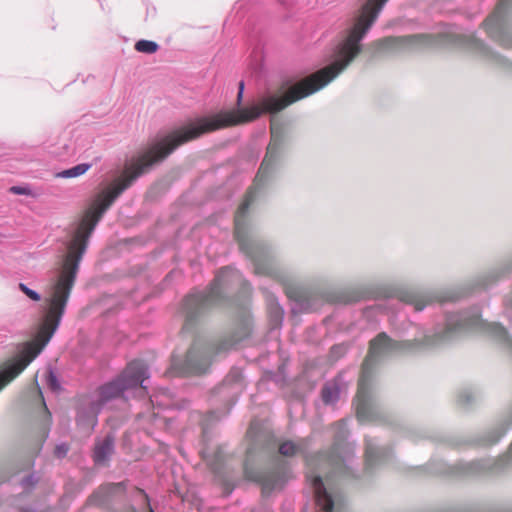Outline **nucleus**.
Segmentation results:
<instances>
[{
    "label": "nucleus",
    "mask_w": 512,
    "mask_h": 512,
    "mask_svg": "<svg viewBox=\"0 0 512 512\" xmlns=\"http://www.w3.org/2000/svg\"><path fill=\"white\" fill-rule=\"evenodd\" d=\"M240 278L238 272L231 268H223L215 277L210 288L206 292L188 295L183 302V313L185 316L181 332H192L204 313L221 300L222 289L232 279Z\"/></svg>",
    "instance_id": "0eeeda50"
},
{
    "label": "nucleus",
    "mask_w": 512,
    "mask_h": 512,
    "mask_svg": "<svg viewBox=\"0 0 512 512\" xmlns=\"http://www.w3.org/2000/svg\"><path fill=\"white\" fill-rule=\"evenodd\" d=\"M279 454L285 457H292L303 452V443H294L292 441H284L279 445Z\"/></svg>",
    "instance_id": "f3484780"
},
{
    "label": "nucleus",
    "mask_w": 512,
    "mask_h": 512,
    "mask_svg": "<svg viewBox=\"0 0 512 512\" xmlns=\"http://www.w3.org/2000/svg\"><path fill=\"white\" fill-rule=\"evenodd\" d=\"M51 338H34L22 345L18 355L7 361L0 371V390L18 376L42 351Z\"/></svg>",
    "instance_id": "1a4fd4ad"
},
{
    "label": "nucleus",
    "mask_w": 512,
    "mask_h": 512,
    "mask_svg": "<svg viewBox=\"0 0 512 512\" xmlns=\"http://www.w3.org/2000/svg\"><path fill=\"white\" fill-rule=\"evenodd\" d=\"M283 139V130H271V140L267 147V153L263 159L258 173L255 177L253 186L246 194L245 200L239 206L235 218V237L240 249L249 256L253 263L255 273L268 275L271 274V268L262 261L263 247L260 243L250 240L245 234L244 218L247 211L256 197V191L260 189L273 171L274 163L277 158L278 148Z\"/></svg>",
    "instance_id": "20e7f679"
},
{
    "label": "nucleus",
    "mask_w": 512,
    "mask_h": 512,
    "mask_svg": "<svg viewBox=\"0 0 512 512\" xmlns=\"http://www.w3.org/2000/svg\"><path fill=\"white\" fill-rule=\"evenodd\" d=\"M285 472L283 470H276L270 472L260 473L256 481L262 484L265 492L281 488L284 483Z\"/></svg>",
    "instance_id": "f8f14e48"
},
{
    "label": "nucleus",
    "mask_w": 512,
    "mask_h": 512,
    "mask_svg": "<svg viewBox=\"0 0 512 512\" xmlns=\"http://www.w3.org/2000/svg\"><path fill=\"white\" fill-rule=\"evenodd\" d=\"M413 343L393 342L385 333H380L370 342L368 355L362 365L356 395V412L359 420H372L376 416V407L371 395V380L373 366L382 358L402 348H411Z\"/></svg>",
    "instance_id": "423d86ee"
},
{
    "label": "nucleus",
    "mask_w": 512,
    "mask_h": 512,
    "mask_svg": "<svg viewBox=\"0 0 512 512\" xmlns=\"http://www.w3.org/2000/svg\"><path fill=\"white\" fill-rule=\"evenodd\" d=\"M511 10L512 0H500L494 12L483 23L489 37L505 48H512Z\"/></svg>",
    "instance_id": "6e6552de"
},
{
    "label": "nucleus",
    "mask_w": 512,
    "mask_h": 512,
    "mask_svg": "<svg viewBox=\"0 0 512 512\" xmlns=\"http://www.w3.org/2000/svg\"><path fill=\"white\" fill-rule=\"evenodd\" d=\"M287 295L290 298L295 299L297 302H299L302 306H304L305 296L302 292L295 291V290H288Z\"/></svg>",
    "instance_id": "393cba45"
},
{
    "label": "nucleus",
    "mask_w": 512,
    "mask_h": 512,
    "mask_svg": "<svg viewBox=\"0 0 512 512\" xmlns=\"http://www.w3.org/2000/svg\"><path fill=\"white\" fill-rule=\"evenodd\" d=\"M67 452H68V447L65 444L58 445L55 448V454L58 457H64L67 454Z\"/></svg>",
    "instance_id": "bb28decb"
},
{
    "label": "nucleus",
    "mask_w": 512,
    "mask_h": 512,
    "mask_svg": "<svg viewBox=\"0 0 512 512\" xmlns=\"http://www.w3.org/2000/svg\"><path fill=\"white\" fill-rule=\"evenodd\" d=\"M270 316L275 326L279 325L282 321L283 311L277 303L270 304Z\"/></svg>",
    "instance_id": "412c9836"
},
{
    "label": "nucleus",
    "mask_w": 512,
    "mask_h": 512,
    "mask_svg": "<svg viewBox=\"0 0 512 512\" xmlns=\"http://www.w3.org/2000/svg\"><path fill=\"white\" fill-rule=\"evenodd\" d=\"M135 49L141 53L153 54L159 49V45L155 41L141 39L136 42Z\"/></svg>",
    "instance_id": "aec40b11"
},
{
    "label": "nucleus",
    "mask_w": 512,
    "mask_h": 512,
    "mask_svg": "<svg viewBox=\"0 0 512 512\" xmlns=\"http://www.w3.org/2000/svg\"><path fill=\"white\" fill-rule=\"evenodd\" d=\"M388 456L387 448H378L371 440L366 439L365 445V461L367 467H373L380 463L382 459Z\"/></svg>",
    "instance_id": "4468645a"
},
{
    "label": "nucleus",
    "mask_w": 512,
    "mask_h": 512,
    "mask_svg": "<svg viewBox=\"0 0 512 512\" xmlns=\"http://www.w3.org/2000/svg\"><path fill=\"white\" fill-rule=\"evenodd\" d=\"M337 435L332 450L306 458L310 481L316 504L323 512H345L343 495L334 487L332 475L343 474L346 469V458L340 455L342 441L347 437L344 422L337 425Z\"/></svg>",
    "instance_id": "f03ea898"
},
{
    "label": "nucleus",
    "mask_w": 512,
    "mask_h": 512,
    "mask_svg": "<svg viewBox=\"0 0 512 512\" xmlns=\"http://www.w3.org/2000/svg\"><path fill=\"white\" fill-rule=\"evenodd\" d=\"M9 191L15 195H33L30 188L26 186H12L10 187Z\"/></svg>",
    "instance_id": "5701e85b"
},
{
    "label": "nucleus",
    "mask_w": 512,
    "mask_h": 512,
    "mask_svg": "<svg viewBox=\"0 0 512 512\" xmlns=\"http://www.w3.org/2000/svg\"><path fill=\"white\" fill-rule=\"evenodd\" d=\"M415 36L405 37H386L376 42V47L379 50H398L402 49L403 46L412 44Z\"/></svg>",
    "instance_id": "2eb2a0df"
},
{
    "label": "nucleus",
    "mask_w": 512,
    "mask_h": 512,
    "mask_svg": "<svg viewBox=\"0 0 512 512\" xmlns=\"http://www.w3.org/2000/svg\"><path fill=\"white\" fill-rule=\"evenodd\" d=\"M250 334V324L244 321L237 332L221 340L219 343H210L202 338L193 341L191 347L182 357L172 358V369L181 375H200L205 373L211 365L213 355L234 348L240 341Z\"/></svg>",
    "instance_id": "39448f33"
},
{
    "label": "nucleus",
    "mask_w": 512,
    "mask_h": 512,
    "mask_svg": "<svg viewBox=\"0 0 512 512\" xmlns=\"http://www.w3.org/2000/svg\"><path fill=\"white\" fill-rule=\"evenodd\" d=\"M473 398V395L470 391H463L459 394L458 401L462 405L469 404Z\"/></svg>",
    "instance_id": "a878e982"
},
{
    "label": "nucleus",
    "mask_w": 512,
    "mask_h": 512,
    "mask_svg": "<svg viewBox=\"0 0 512 512\" xmlns=\"http://www.w3.org/2000/svg\"><path fill=\"white\" fill-rule=\"evenodd\" d=\"M343 351H344V347H343V346H341V345H339V346H334V347H332V350H331V352H332V354H333V355H334V354H339V355H340Z\"/></svg>",
    "instance_id": "cd10ccee"
},
{
    "label": "nucleus",
    "mask_w": 512,
    "mask_h": 512,
    "mask_svg": "<svg viewBox=\"0 0 512 512\" xmlns=\"http://www.w3.org/2000/svg\"><path fill=\"white\" fill-rule=\"evenodd\" d=\"M91 167L90 164L82 163L78 164L70 169L63 170L58 174L59 177L62 178H74L83 175L86 173L89 168Z\"/></svg>",
    "instance_id": "6ab92c4d"
},
{
    "label": "nucleus",
    "mask_w": 512,
    "mask_h": 512,
    "mask_svg": "<svg viewBox=\"0 0 512 512\" xmlns=\"http://www.w3.org/2000/svg\"><path fill=\"white\" fill-rule=\"evenodd\" d=\"M121 491V483L103 485L89 497V503L95 505H103L109 500L110 497Z\"/></svg>",
    "instance_id": "ddd939ff"
},
{
    "label": "nucleus",
    "mask_w": 512,
    "mask_h": 512,
    "mask_svg": "<svg viewBox=\"0 0 512 512\" xmlns=\"http://www.w3.org/2000/svg\"><path fill=\"white\" fill-rule=\"evenodd\" d=\"M46 383L52 391H57L59 389L58 380L52 371L48 372Z\"/></svg>",
    "instance_id": "b1692460"
},
{
    "label": "nucleus",
    "mask_w": 512,
    "mask_h": 512,
    "mask_svg": "<svg viewBox=\"0 0 512 512\" xmlns=\"http://www.w3.org/2000/svg\"><path fill=\"white\" fill-rule=\"evenodd\" d=\"M457 43L461 47H465L467 50L474 53L492 67L512 75V60L493 51L475 35H460L457 39Z\"/></svg>",
    "instance_id": "9d476101"
},
{
    "label": "nucleus",
    "mask_w": 512,
    "mask_h": 512,
    "mask_svg": "<svg viewBox=\"0 0 512 512\" xmlns=\"http://www.w3.org/2000/svg\"><path fill=\"white\" fill-rule=\"evenodd\" d=\"M258 477H259V474L256 477H254V480H256ZM250 479H253V476H250Z\"/></svg>",
    "instance_id": "7c9ffc66"
},
{
    "label": "nucleus",
    "mask_w": 512,
    "mask_h": 512,
    "mask_svg": "<svg viewBox=\"0 0 512 512\" xmlns=\"http://www.w3.org/2000/svg\"><path fill=\"white\" fill-rule=\"evenodd\" d=\"M148 377L147 367L140 360L130 362L124 371L114 380L99 390L97 399L84 398L77 412V425L86 434H89L97 423V415L102 406L109 400L120 396L126 391H133L135 396L146 394L144 380Z\"/></svg>",
    "instance_id": "7ed1b4c3"
},
{
    "label": "nucleus",
    "mask_w": 512,
    "mask_h": 512,
    "mask_svg": "<svg viewBox=\"0 0 512 512\" xmlns=\"http://www.w3.org/2000/svg\"><path fill=\"white\" fill-rule=\"evenodd\" d=\"M240 376H241V375H240V372H239V371H234V372H232V373L228 376L227 381H228L230 378H233V379H234V381H237V380L240 378Z\"/></svg>",
    "instance_id": "c85d7f7f"
},
{
    "label": "nucleus",
    "mask_w": 512,
    "mask_h": 512,
    "mask_svg": "<svg viewBox=\"0 0 512 512\" xmlns=\"http://www.w3.org/2000/svg\"><path fill=\"white\" fill-rule=\"evenodd\" d=\"M509 457H512V444L510 445L509 451H508Z\"/></svg>",
    "instance_id": "c756f323"
},
{
    "label": "nucleus",
    "mask_w": 512,
    "mask_h": 512,
    "mask_svg": "<svg viewBox=\"0 0 512 512\" xmlns=\"http://www.w3.org/2000/svg\"><path fill=\"white\" fill-rule=\"evenodd\" d=\"M150 512H153V510L150 508Z\"/></svg>",
    "instance_id": "2f4dec72"
},
{
    "label": "nucleus",
    "mask_w": 512,
    "mask_h": 512,
    "mask_svg": "<svg viewBox=\"0 0 512 512\" xmlns=\"http://www.w3.org/2000/svg\"><path fill=\"white\" fill-rule=\"evenodd\" d=\"M19 289L27 296L29 297L31 300L35 301V302H38L41 300V296L39 293H37L36 291L28 288L25 284L23 283H20L19 284Z\"/></svg>",
    "instance_id": "4be33fe9"
},
{
    "label": "nucleus",
    "mask_w": 512,
    "mask_h": 512,
    "mask_svg": "<svg viewBox=\"0 0 512 512\" xmlns=\"http://www.w3.org/2000/svg\"><path fill=\"white\" fill-rule=\"evenodd\" d=\"M114 442V437L111 435H107L105 438L96 442L93 457L97 465L107 464L114 453Z\"/></svg>",
    "instance_id": "9b49d317"
},
{
    "label": "nucleus",
    "mask_w": 512,
    "mask_h": 512,
    "mask_svg": "<svg viewBox=\"0 0 512 512\" xmlns=\"http://www.w3.org/2000/svg\"><path fill=\"white\" fill-rule=\"evenodd\" d=\"M403 302L414 305L416 311H421L428 303L432 301L431 297L426 294H418L414 292H404L401 295Z\"/></svg>",
    "instance_id": "dca6fc26"
},
{
    "label": "nucleus",
    "mask_w": 512,
    "mask_h": 512,
    "mask_svg": "<svg viewBox=\"0 0 512 512\" xmlns=\"http://www.w3.org/2000/svg\"><path fill=\"white\" fill-rule=\"evenodd\" d=\"M388 0H366L353 19L352 26L331 54V62L290 87L287 91L266 92L256 100L243 104L245 83L238 84L236 106L206 116H197L179 128H226L246 125L263 114H276L288 105L321 90L340 75L361 52V41L377 20Z\"/></svg>",
    "instance_id": "f257e3e1"
},
{
    "label": "nucleus",
    "mask_w": 512,
    "mask_h": 512,
    "mask_svg": "<svg viewBox=\"0 0 512 512\" xmlns=\"http://www.w3.org/2000/svg\"><path fill=\"white\" fill-rule=\"evenodd\" d=\"M339 396V387L336 382L326 384L322 389V399L326 404L334 403Z\"/></svg>",
    "instance_id": "a211bd4d"
}]
</instances>
